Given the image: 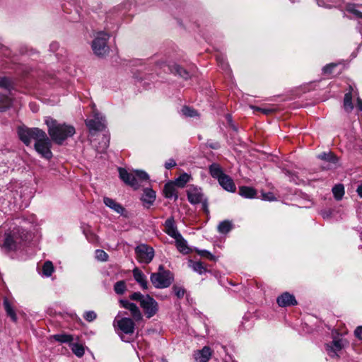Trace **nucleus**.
I'll return each instance as SVG.
<instances>
[{
	"label": "nucleus",
	"mask_w": 362,
	"mask_h": 362,
	"mask_svg": "<svg viewBox=\"0 0 362 362\" xmlns=\"http://www.w3.org/2000/svg\"><path fill=\"white\" fill-rule=\"evenodd\" d=\"M350 91L352 90V87L350 86ZM344 106L346 111H351L354 108V105L352 104V96L351 93L349 92L345 94L344 99Z\"/></svg>",
	"instance_id": "2f4dec72"
},
{
	"label": "nucleus",
	"mask_w": 362,
	"mask_h": 362,
	"mask_svg": "<svg viewBox=\"0 0 362 362\" xmlns=\"http://www.w3.org/2000/svg\"><path fill=\"white\" fill-rule=\"evenodd\" d=\"M319 159L329 162L331 165L337 163V158L331 152L322 153L317 156Z\"/></svg>",
	"instance_id": "c756f323"
},
{
	"label": "nucleus",
	"mask_w": 362,
	"mask_h": 362,
	"mask_svg": "<svg viewBox=\"0 0 362 362\" xmlns=\"http://www.w3.org/2000/svg\"><path fill=\"white\" fill-rule=\"evenodd\" d=\"M262 199L264 200H268V201H274L275 200V197L272 192L269 193H262Z\"/></svg>",
	"instance_id": "8fccbe9b"
},
{
	"label": "nucleus",
	"mask_w": 362,
	"mask_h": 362,
	"mask_svg": "<svg viewBox=\"0 0 362 362\" xmlns=\"http://www.w3.org/2000/svg\"><path fill=\"white\" fill-rule=\"evenodd\" d=\"M182 112L184 115L191 117H194L197 115V112L194 109H192L186 106L182 109Z\"/></svg>",
	"instance_id": "37998d69"
},
{
	"label": "nucleus",
	"mask_w": 362,
	"mask_h": 362,
	"mask_svg": "<svg viewBox=\"0 0 362 362\" xmlns=\"http://www.w3.org/2000/svg\"><path fill=\"white\" fill-rule=\"evenodd\" d=\"M335 66L334 64H329L323 68V71L325 73H331L332 69Z\"/></svg>",
	"instance_id": "5fc2aeb1"
},
{
	"label": "nucleus",
	"mask_w": 362,
	"mask_h": 362,
	"mask_svg": "<svg viewBox=\"0 0 362 362\" xmlns=\"http://www.w3.org/2000/svg\"><path fill=\"white\" fill-rule=\"evenodd\" d=\"M218 182L226 190L232 192L235 191L236 188L233 180L228 175L226 174L222 175V177H219Z\"/></svg>",
	"instance_id": "a211bd4d"
},
{
	"label": "nucleus",
	"mask_w": 362,
	"mask_h": 362,
	"mask_svg": "<svg viewBox=\"0 0 362 362\" xmlns=\"http://www.w3.org/2000/svg\"><path fill=\"white\" fill-rule=\"evenodd\" d=\"M4 307L5 309V311L6 313V315L11 317L12 321L16 322L17 321V315L16 314L15 310H13L11 304L8 301L7 298H4Z\"/></svg>",
	"instance_id": "b1692460"
},
{
	"label": "nucleus",
	"mask_w": 362,
	"mask_h": 362,
	"mask_svg": "<svg viewBox=\"0 0 362 362\" xmlns=\"http://www.w3.org/2000/svg\"><path fill=\"white\" fill-rule=\"evenodd\" d=\"M18 134L20 139L26 146H29L32 140H34L36 142L42 137L45 138V134L46 133L39 128H28L23 126L18 128Z\"/></svg>",
	"instance_id": "39448f33"
},
{
	"label": "nucleus",
	"mask_w": 362,
	"mask_h": 362,
	"mask_svg": "<svg viewBox=\"0 0 362 362\" xmlns=\"http://www.w3.org/2000/svg\"><path fill=\"white\" fill-rule=\"evenodd\" d=\"M114 290L117 294H123L126 290V284L124 281L116 282L114 286Z\"/></svg>",
	"instance_id": "e433bc0d"
},
{
	"label": "nucleus",
	"mask_w": 362,
	"mask_h": 362,
	"mask_svg": "<svg viewBox=\"0 0 362 362\" xmlns=\"http://www.w3.org/2000/svg\"><path fill=\"white\" fill-rule=\"evenodd\" d=\"M54 272V267L50 261L45 262L42 267L43 274L46 276H50Z\"/></svg>",
	"instance_id": "c9c22d12"
},
{
	"label": "nucleus",
	"mask_w": 362,
	"mask_h": 362,
	"mask_svg": "<svg viewBox=\"0 0 362 362\" xmlns=\"http://www.w3.org/2000/svg\"><path fill=\"white\" fill-rule=\"evenodd\" d=\"M24 233L19 228L6 230L0 227V246L6 250L16 249L18 243L24 240Z\"/></svg>",
	"instance_id": "f03ea898"
},
{
	"label": "nucleus",
	"mask_w": 362,
	"mask_h": 362,
	"mask_svg": "<svg viewBox=\"0 0 362 362\" xmlns=\"http://www.w3.org/2000/svg\"><path fill=\"white\" fill-rule=\"evenodd\" d=\"M190 176L187 173H183L179 176L175 180V184L179 187H183L187 182L189 181Z\"/></svg>",
	"instance_id": "f704fd0d"
},
{
	"label": "nucleus",
	"mask_w": 362,
	"mask_h": 362,
	"mask_svg": "<svg viewBox=\"0 0 362 362\" xmlns=\"http://www.w3.org/2000/svg\"><path fill=\"white\" fill-rule=\"evenodd\" d=\"M232 228H233V223L231 221H230L228 220H225L223 221H221L217 227L218 231L222 234H226V233H229Z\"/></svg>",
	"instance_id": "cd10ccee"
},
{
	"label": "nucleus",
	"mask_w": 362,
	"mask_h": 362,
	"mask_svg": "<svg viewBox=\"0 0 362 362\" xmlns=\"http://www.w3.org/2000/svg\"><path fill=\"white\" fill-rule=\"evenodd\" d=\"M11 104V99L7 95L0 93V112L6 110Z\"/></svg>",
	"instance_id": "7c9ffc66"
},
{
	"label": "nucleus",
	"mask_w": 362,
	"mask_h": 362,
	"mask_svg": "<svg viewBox=\"0 0 362 362\" xmlns=\"http://www.w3.org/2000/svg\"><path fill=\"white\" fill-rule=\"evenodd\" d=\"M140 305L143 308L147 318H151L155 315L158 310V303L149 295L145 296V298L141 300Z\"/></svg>",
	"instance_id": "1a4fd4ad"
},
{
	"label": "nucleus",
	"mask_w": 362,
	"mask_h": 362,
	"mask_svg": "<svg viewBox=\"0 0 362 362\" xmlns=\"http://www.w3.org/2000/svg\"><path fill=\"white\" fill-rule=\"evenodd\" d=\"M355 336L362 340V326L358 327L354 331Z\"/></svg>",
	"instance_id": "603ef678"
},
{
	"label": "nucleus",
	"mask_w": 362,
	"mask_h": 362,
	"mask_svg": "<svg viewBox=\"0 0 362 362\" xmlns=\"http://www.w3.org/2000/svg\"><path fill=\"white\" fill-rule=\"evenodd\" d=\"M175 186L176 185L174 182H169L165 185L163 192L166 198L177 199L178 196Z\"/></svg>",
	"instance_id": "6ab92c4d"
},
{
	"label": "nucleus",
	"mask_w": 362,
	"mask_h": 362,
	"mask_svg": "<svg viewBox=\"0 0 362 362\" xmlns=\"http://www.w3.org/2000/svg\"><path fill=\"white\" fill-rule=\"evenodd\" d=\"M198 253L201 256L206 257L207 259H209L211 260H215V257L211 253L206 250H200L198 252Z\"/></svg>",
	"instance_id": "09e8293b"
},
{
	"label": "nucleus",
	"mask_w": 362,
	"mask_h": 362,
	"mask_svg": "<svg viewBox=\"0 0 362 362\" xmlns=\"http://www.w3.org/2000/svg\"><path fill=\"white\" fill-rule=\"evenodd\" d=\"M133 276L134 279L141 285L143 289L148 288V282L144 273L136 268L133 270Z\"/></svg>",
	"instance_id": "412c9836"
},
{
	"label": "nucleus",
	"mask_w": 362,
	"mask_h": 362,
	"mask_svg": "<svg viewBox=\"0 0 362 362\" xmlns=\"http://www.w3.org/2000/svg\"><path fill=\"white\" fill-rule=\"evenodd\" d=\"M103 202L107 206L112 209L118 214H122L124 211V208L122 206V205L111 198L104 197Z\"/></svg>",
	"instance_id": "4be33fe9"
},
{
	"label": "nucleus",
	"mask_w": 362,
	"mask_h": 362,
	"mask_svg": "<svg viewBox=\"0 0 362 362\" xmlns=\"http://www.w3.org/2000/svg\"><path fill=\"white\" fill-rule=\"evenodd\" d=\"M173 275L170 271L163 269L160 265L158 272L152 273L151 275V281L157 288H165L169 287L173 281Z\"/></svg>",
	"instance_id": "20e7f679"
},
{
	"label": "nucleus",
	"mask_w": 362,
	"mask_h": 362,
	"mask_svg": "<svg viewBox=\"0 0 362 362\" xmlns=\"http://www.w3.org/2000/svg\"><path fill=\"white\" fill-rule=\"evenodd\" d=\"M86 124L90 130L101 131L105 127V119L99 113H95L94 119L86 120Z\"/></svg>",
	"instance_id": "f8f14e48"
},
{
	"label": "nucleus",
	"mask_w": 362,
	"mask_h": 362,
	"mask_svg": "<svg viewBox=\"0 0 362 362\" xmlns=\"http://www.w3.org/2000/svg\"><path fill=\"white\" fill-rule=\"evenodd\" d=\"M119 177L127 185L137 189L140 182L146 181L148 180V174L143 170H135L134 173H128L125 169L119 168Z\"/></svg>",
	"instance_id": "7ed1b4c3"
},
{
	"label": "nucleus",
	"mask_w": 362,
	"mask_h": 362,
	"mask_svg": "<svg viewBox=\"0 0 362 362\" xmlns=\"http://www.w3.org/2000/svg\"><path fill=\"white\" fill-rule=\"evenodd\" d=\"M187 199L192 204L201 203L205 198L200 187L190 185L187 190Z\"/></svg>",
	"instance_id": "9b49d317"
},
{
	"label": "nucleus",
	"mask_w": 362,
	"mask_h": 362,
	"mask_svg": "<svg viewBox=\"0 0 362 362\" xmlns=\"http://www.w3.org/2000/svg\"><path fill=\"white\" fill-rule=\"evenodd\" d=\"M211 356V351L209 346H204L202 350L196 351L194 354L195 362H208Z\"/></svg>",
	"instance_id": "dca6fc26"
},
{
	"label": "nucleus",
	"mask_w": 362,
	"mask_h": 362,
	"mask_svg": "<svg viewBox=\"0 0 362 362\" xmlns=\"http://www.w3.org/2000/svg\"><path fill=\"white\" fill-rule=\"evenodd\" d=\"M176 165V162L173 159H169L167 162L165 163V167L166 169H170L171 168Z\"/></svg>",
	"instance_id": "3c124183"
},
{
	"label": "nucleus",
	"mask_w": 362,
	"mask_h": 362,
	"mask_svg": "<svg viewBox=\"0 0 362 362\" xmlns=\"http://www.w3.org/2000/svg\"><path fill=\"white\" fill-rule=\"evenodd\" d=\"M129 298L132 300L139 301L141 305V300H144L145 296L139 292H135L129 296Z\"/></svg>",
	"instance_id": "a18cd8bd"
},
{
	"label": "nucleus",
	"mask_w": 362,
	"mask_h": 362,
	"mask_svg": "<svg viewBox=\"0 0 362 362\" xmlns=\"http://www.w3.org/2000/svg\"><path fill=\"white\" fill-rule=\"evenodd\" d=\"M317 2V4L320 6H324V7H331V5L329 4V3L332 4H337L341 2L343 0H316Z\"/></svg>",
	"instance_id": "79ce46f5"
},
{
	"label": "nucleus",
	"mask_w": 362,
	"mask_h": 362,
	"mask_svg": "<svg viewBox=\"0 0 362 362\" xmlns=\"http://www.w3.org/2000/svg\"><path fill=\"white\" fill-rule=\"evenodd\" d=\"M332 192H333L334 198L337 200L341 199L344 194V187L343 185L339 184V185H335L332 188Z\"/></svg>",
	"instance_id": "473e14b6"
},
{
	"label": "nucleus",
	"mask_w": 362,
	"mask_h": 362,
	"mask_svg": "<svg viewBox=\"0 0 362 362\" xmlns=\"http://www.w3.org/2000/svg\"><path fill=\"white\" fill-rule=\"evenodd\" d=\"M202 204V209L206 213H209L208 209V199L206 198H204L202 202H201Z\"/></svg>",
	"instance_id": "864d4df0"
},
{
	"label": "nucleus",
	"mask_w": 362,
	"mask_h": 362,
	"mask_svg": "<svg viewBox=\"0 0 362 362\" xmlns=\"http://www.w3.org/2000/svg\"><path fill=\"white\" fill-rule=\"evenodd\" d=\"M0 87L10 89L12 87V81L7 77H0Z\"/></svg>",
	"instance_id": "a19ab883"
},
{
	"label": "nucleus",
	"mask_w": 362,
	"mask_h": 362,
	"mask_svg": "<svg viewBox=\"0 0 362 362\" xmlns=\"http://www.w3.org/2000/svg\"><path fill=\"white\" fill-rule=\"evenodd\" d=\"M357 107L359 110L362 111V100L359 98H357Z\"/></svg>",
	"instance_id": "13d9d810"
},
{
	"label": "nucleus",
	"mask_w": 362,
	"mask_h": 362,
	"mask_svg": "<svg viewBox=\"0 0 362 362\" xmlns=\"http://www.w3.org/2000/svg\"><path fill=\"white\" fill-rule=\"evenodd\" d=\"M170 70L171 72L180 75L181 77H182L185 79H187V78H189L190 77V75L187 71V70L185 69L184 68L181 67L180 66L177 65V64L173 65L170 68Z\"/></svg>",
	"instance_id": "bb28decb"
},
{
	"label": "nucleus",
	"mask_w": 362,
	"mask_h": 362,
	"mask_svg": "<svg viewBox=\"0 0 362 362\" xmlns=\"http://www.w3.org/2000/svg\"><path fill=\"white\" fill-rule=\"evenodd\" d=\"M56 341L59 342H70L73 340V337L69 334H55L53 336Z\"/></svg>",
	"instance_id": "4c0bfd02"
},
{
	"label": "nucleus",
	"mask_w": 362,
	"mask_h": 362,
	"mask_svg": "<svg viewBox=\"0 0 362 362\" xmlns=\"http://www.w3.org/2000/svg\"><path fill=\"white\" fill-rule=\"evenodd\" d=\"M95 258L101 262H106L108 259V255L102 250H95Z\"/></svg>",
	"instance_id": "ea45409f"
},
{
	"label": "nucleus",
	"mask_w": 362,
	"mask_h": 362,
	"mask_svg": "<svg viewBox=\"0 0 362 362\" xmlns=\"http://www.w3.org/2000/svg\"><path fill=\"white\" fill-rule=\"evenodd\" d=\"M51 145V141L45 134V138L42 137L35 143V149L43 158L50 159L52 157V153L50 150Z\"/></svg>",
	"instance_id": "0eeeda50"
},
{
	"label": "nucleus",
	"mask_w": 362,
	"mask_h": 362,
	"mask_svg": "<svg viewBox=\"0 0 362 362\" xmlns=\"http://www.w3.org/2000/svg\"><path fill=\"white\" fill-rule=\"evenodd\" d=\"M209 171L211 175L214 177L219 180V177L224 175L219 165L213 163L209 166Z\"/></svg>",
	"instance_id": "c85d7f7f"
},
{
	"label": "nucleus",
	"mask_w": 362,
	"mask_h": 362,
	"mask_svg": "<svg viewBox=\"0 0 362 362\" xmlns=\"http://www.w3.org/2000/svg\"><path fill=\"white\" fill-rule=\"evenodd\" d=\"M356 192L358 194V196L362 198V183L360 184L358 187H357V189H356Z\"/></svg>",
	"instance_id": "4d7b16f0"
},
{
	"label": "nucleus",
	"mask_w": 362,
	"mask_h": 362,
	"mask_svg": "<svg viewBox=\"0 0 362 362\" xmlns=\"http://www.w3.org/2000/svg\"><path fill=\"white\" fill-rule=\"evenodd\" d=\"M144 202L152 204L156 199V192L151 189H146L141 198Z\"/></svg>",
	"instance_id": "393cba45"
},
{
	"label": "nucleus",
	"mask_w": 362,
	"mask_h": 362,
	"mask_svg": "<svg viewBox=\"0 0 362 362\" xmlns=\"http://www.w3.org/2000/svg\"><path fill=\"white\" fill-rule=\"evenodd\" d=\"M343 347V340L335 337L331 343L327 344L325 346L327 354L332 358L338 357V352L340 351Z\"/></svg>",
	"instance_id": "ddd939ff"
},
{
	"label": "nucleus",
	"mask_w": 362,
	"mask_h": 362,
	"mask_svg": "<svg viewBox=\"0 0 362 362\" xmlns=\"http://www.w3.org/2000/svg\"><path fill=\"white\" fill-rule=\"evenodd\" d=\"M165 233L174 239L180 235L177 231L175 221L173 218H168L165 222Z\"/></svg>",
	"instance_id": "f3484780"
},
{
	"label": "nucleus",
	"mask_w": 362,
	"mask_h": 362,
	"mask_svg": "<svg viewBox=\"0 0 362 362\" xmlns=\"http://www.w3.org/2000/svg\"><path fill=\"white\" fill-rule=\"evenodd\" d=\"M239 194L245 198H254L257 194V191L250 187L243 186L239 188Z\"/></svg>",
	"instance_id": "5701e85b"
},
{
	"label": "nucleus",
	"mask_w": 362,
	"mask_h": 362,
	"mask_svg": "<svg viewBox=\"0 0 362 362\" xmlns=\"http://www.w3.org/2000/svg\"><path fill=\"white\" fill-rule=\"evenodd\" d=\"M173 289L175 292V296L178 298H182L183 296H184V294H185V289L181 288V287H179L177 286H174L173 287Z\"/></svg>",
	"instance_id": "49530a36"
},
{
	"label": "nucleus",
	"mask_w": 362,
	"mask_h": 362,
	"mask_svg": "<svg viewBox=\"0 0 362 362\" xmlns=\"http://www.w3.org/2000/svg\"><path fill=\"white\" fill-rule=\"evenodd\" d=\"M362 7L356 4H348L346 6V11L353 15V18L358 20L360 23H362Z\"/></svg>",
	"instance_id": "aec40b11"
},
{
	"label": "nucleus",
	"mask_w": 362,
	"mask_h": 362,
	"mask_svg": "<svg viewBox=\"0 0 362 362\" xmlns=\"http://www.w3.org/2000/svg\"><path fill=\"white\" fill-rule=\"evenodd\" d=\"M96 317L97 315L94 311H88L83 315V317L88 322L93 321Z\"/></svg>",
	"instance_id": "de8ad7c7"
},
{
	"label": "nucleus",
	"mask_w": 362,
	"mask_h": 362,
	"mask_svg": "<svg viewBox=\"0 0 362 362\" xmlns=\"http://www.w3.org/2000/svg\"><path fill=\"white\" fill-rule=\"evenodd\" d=\"M109 35L105 32H100L92 42V49L95 54L98 57H103L109 52V47L107 45Z\"/></svg>",
	"instance_id": "423d86ee"
},
{
	"label": "nucleus",
	"mask_w": 362,
	"mask_h": 362,
	"mask_svg": "<svg viewBox=\"0 0 362 362\" xmlns=\"http://www.w3.org/2000/svg\"><path fill=\"white\" fill-rule=\"evenodd\" d=\"M189 267H191L194 272L199 273V274H202L206 272L205 266L201 262L190 261Z\"/></svg>",
	"instance_id": "72a5a7b5"
},
{
	"label": "nucleus",
	"mask_w": 362,
	"mask_h": 362,
	"mask_svg": "<svg viewBox=\"0 0 362 362\" xmlns=\"http://www.w3.org/2000/svg\"><path fill=\"white\" fill-rule=\"evenodd\" d=\"M277 303L280 307H288L297 305V301L293 295L285 292L277 298Z\"/></svg>",
	"instance_id": "2eb2a0df"
},
{
	"label": "nucleus",
	"mask_w": 362,
	"mask_h": 362,
	"mask_svg": "<svg viewBox=\"0 0 362 362\" xmlns=\"http://www.w3.org/2000/svg\"><path fill=\"white\" fill-rule=\"evenodd\" d=\"M252 108L255 109V107H252ZM255 110L261 111V112H262L265 115H269L271 112H272V110H271V109H262L260 107H255Z\"/></svg>",
	"instance_id": "6e6d98bb"
},
{
	"label": "nucleus",
	"mask_w": 362,
	"mask_h": 362,
	"mask_svg": "<svg viewBox=\"0 0 362 362\" xmlns=\"http://www.w3.org/2000/svg\"><path fill=\"white\" fill-rule=\"evenodd\" d=\"M133 318L122 317L120 319L115 318L114 321V326L117 327L124 334H131L134 332L135 323Z\"/></svg>",
	"instance_id": "9d476101"
},
{
	"label": "nucleus",
	"mask_w": 362,
	"mask_h": 362,
	"mask_svg": "<svg viewBox=\"0 0 362 362\" xmlns=\"http://www.w3.org/2000/svg\"><path fill=\"white\" fill-rule=\"evenodd\" d=\"M119 303L122 307L129 310L133 320L135 321H140L142 320L141 312L136 304L131 303L127 300H120Z\"/></svg>",
	"instance_id": "4468645a"
},
{
	"label": "nucleus",
	"mask_w": 362,
	"mask_h": 362,
	"mask_svg": "<svg viewBox=\"0 0 362 362\" xmlns=\"http://www.w3.org/2000/svg\"><path fill=\"white\" fill-rule=\"evenodd\" d=\"M136 258L141 263L148 264L151 262L154 257V250L153 247L141 244L135 249Z\"/></svg>",
	"instance_id": "6e6552de"
},
{
	"label": "nucleus",
	"mask_w": 362,
	"mask_h": 362,
	"mask_svg": "<svg viewBox=\"0 0 362 362\" xmlns=\"http://www.w3.org/2000/svg\"><path fill=\"white\" fill-rule=\"evenodd\" d=\"M45 124L47 126L50 138L57 144H62L68 137L72 136L76 132L73 126L58 123L52 117H47Z\"/></svg>",
	"instance_id": "f257e3e1"
},
{
	"label": "nucleus",
	"mask_w": 362,
	"mask_h": 362,
	"mask_svg": "<svg viewBox=\"0 0 362 362\" xmlns=\"http://www.w3.org/2000/svg\"><path fill=\"white\" fill-rule=\"evenodd\" d=\"M101 141L103 143V146L98 148V151L100 153L105 151L107 148L109 146V139L105 136H103Z\"/></svg>",
	"instance_id": "c03bdc74"
},
{
	"label": "nucleus",
	"mask_w": 362,
	"mask_h": 362,
	"mask_svg": "<svg viewBox=\"0 0 362 362\" xmlns=\"http://www.w3.org/2000/svg\"><path fill=\"white\" fill-rule=\"evenodd\" d=\"M176 241V246L178 250L184 254H187L189 251V248L187 245L186 241L182 237V235H179L175 238Z\"/></svg>",
	"instance_id": "a878e982"
},
{
	"label": "nucleus",
	"mask_w": 362,
	"mask_h": 362,
	"mask_svg": "<svg viewBox=\"0 0 362 362\" xmlns=\"http://www.w3.org/2000/svg\"><path fill=\"white\" fill-rule=\"evenodd\" d=\"M71 350L78 357L83 356L85 353L83 346L78 344H73Z\"/></svg>",
	"instance_id": "58836bf2"
}]
</instances>
